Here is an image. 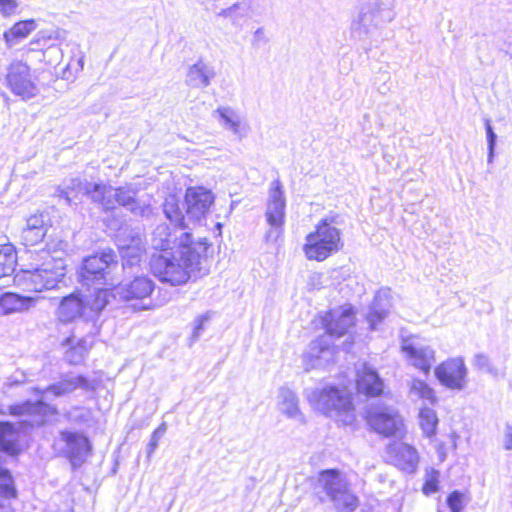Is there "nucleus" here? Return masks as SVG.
<instances>
[{"mask_svg":"<svg viewBox=\"0 0 512 512\" xmlns=\"http://www.w3.org/2000/svg\"><path fill=\"white\" fill-rule=\"evenodd\" d=\"M503 447L512 450V425H507L504 430Z\"/></svg>","mask_w":512,"mask_h":512,"instance_id":"obj_52","label":"nucleus"},{"mask_svg":"<svg viewBox=\"0 0 512 512\" xmlns=\"http://www.w3.org/2000/svg\"><path fill=\"white\" fill-rule=\"evenodd\" d=\"M176 227L177 228L172 233L167 225H158L152 234V248L158 252L169 251L177 248L181 233L186 231L185 228L179 226Z\"/></svg>","mask_w":512,"mask_h":512,"instance_id":"obj_25","label":"nucleus"},{"mask_svg":"<svg viewBox=\"0 0 512 512\" xmlns=\"http://www.w3.org/2000/svg\"><path fill=\"white\" fill-rule=\"evenodd\" d=\"M17 8V0H0V13L4 17L15 14Z\"/></svg>","mask_w":512,"mask_h":512,"instance_id":"obj_50","label":"nucleus"},{"mask_svg":"<svg viewBox=\"0 0 512 512\" xmlns=\"http://www.w3.org/2000/svg\"><path fill=\"white\" fill-rule=\"evenodd\" d=\"M77 388L90 389L88 379L82 375H65L59 382L52 384L42 393L51 392L55 397H60L75 391Z\"/></svg>","mask_w":512,"mask_h":512,"instance_id":"obj_27","label":"nucleus"},{"mask_svg":"<svg viewBox=\"0 0 512 512\" xmlns=\"http://www.w3.org/2000/svg\"><path fill=\"white\" fill-rule=\"evenodd\" d=\"M251 11V0H240L216 13L218 17L229 19L233 25H238Z\"/></svg>","mask_w":512,"mask_h":512,"instance_id":"obj_34","label":"nucleus"},{"mask_svg":"<svg viewBox=\"0 0 512 512\" xmlns=\"http://www.w3.org/2000/svg\"><path fill=\"white\" fill-rule=\"evenodd\" d=\"M401 348L408 362L412 366L425 374L430 372V369L435 362V350L431 346L423 343L417 337H412L405 339Z\"/></svg>","mask_w":512,"mask_h":512,"instance_id":"obj_16","label":"nucleus"},{"mask_svg":"<svg viewBox=\"0 0 512 512\" xmlns=\"http://www.w3.org/2000/svg\"><path fill=\"white\" fill-rule=\"evenodd\" d=\"M391 292L389 289H380L373 299V302L369 308V312L366 316L369 328L376 330L382 321L388 316L391 307Z\"/></svg>","mask_w":512,"mask_h":512,"instance_id":"obj_22","label":"nucleus"},{"mask_svg":"<svg viewBox=\"0 0 512 512\" xmlns=\"http://www.w3.org/2000/svg\"><path fill=\"white\" fill-rule=\"evenodd\" d=\"M0 451L9 455L19 451L18 432L10 422H0Z\"/></svg>","mask_w":512,"mask_h":512,"instance_id":"obj_32","label":"nucleus"},{"mask_svg":"<svg viewBox=\"0 0 512 512\" xmlns=\"http://www.w3.org/2000/svg\"><path fill=\"white\" fill-rule=\"evenodd\" d=\"M6 82L11 92L22 99H30L38 92L29 66L21 61H15L10 64L6 75Z\"/></svg>","mask_w":512,"mask_h":512,"instance_id":"obj_10","label":"nucleus"},{"mask_svg":"<svg viewBox=\"0 0 512 512\" xmlns=\"http://www.w3.org/2000/svg\"><path fill=\"white\" fill-rule=\"evenodd\" d=\"M473 365L480 370H485L490 374H495V369L492 366L489 357L483 353H478L474 356Z\"/></svg>","mask_w":512,"mask_h":512,"instance_id":"obj_44","label":"nucleus"},{"mask_svg":"<svg viewBox=\"0 0 512 512\" xmlns=\"http://www.w3.org/2000/svg\"><path fill=\"white\" fill-rule=\"evenodd\" d=\"M357 389L359 393L374 397L383 392L384 383L375 370L364 365L358 372Z\"/></svg>","mask_w":512,"mask_h":512,"instance_id":"obj_26","label":"nucleus"},{"mask_svg":"<svg viewBox=\"0 0 512 512\" xmlns=\"http://www.w3.org/2000/svg\"><path fill=\"white\" fill-rule=\"evenodd\" d=\"M112 188V186L89 182L88 191L85 195H88L92 201L100 203L105 210H111L112 199L109 191L112 190Z\"/></svg>","mask_w":512,"mask_h":512,"instance_id":"obj_36","label":"nucleus"},{"mask_svg":"<svg viewBox=\"0 0 512 512\" xmlns=\"http://www.w3.org/2000/svg\"><path fill=\"white\" fill-rule=\"evenodd\" d=\"M387 453L399 469L408 473L416 470L419 457L414 447L403 442H394L387 447Z\"/></svg>","mask_w":512,"mask_h":512,"instance_id":"obj_20","label":"nucleus"},{"mask_svg":"<svg viewBox=\"0 0 512 512\" xmlns=\"http://www.w3.org/2000/svg\"><path fill=\"white\" fill-rule=\"evenodd\" d=\"M155 289L154 281L148 276H137L133 280L120 283L117 285L112 293L113 296H119L120 299L125 301L140 300L145 301L149 299L148 303L143 304L141 309H152L155 305L150 299Z\"/></svg>","mask_w":512,"mask_h":512,"instance_id":"obj_11","label":"nucleus"},{"mask_svg":"<svg viewBox=\"0 0 512 512\" xmlns=\"http://www.w3.org/2000/svg\"><path fill=\"white\" fill-rule=\"evenodd\" d=\"M324 335L312 341L303 355V365L306 371L321 368L333 360L334 350Z\"/></svg>","mask_w":512,"mask_h":512,"instance_id":"obj_19","label":"nucleus"},{"mask_svg":"<svg viewBox=\"0 0 512 512\" xmlns=\"http://www.w3.org/2000/svg\"><path fill=\"white\" fill-rule=\"evenodd\" d=\"M116 241L119 249L134 247L137 250L139 245L143 243L140 231L129 226H123L118 230Z\"/></svg>","mask_w":512,"mask_h":512,"instance_id":"obj_35","label":"nucleus"},{"mask_svg":"<svg viewBox=\"0 0 512 512\" xmlns=\"http://www.w3.org/2000/svg\"><path fill=\"white\" fill-rule=\"evenodd\" d=\"M339 224V216H327L306 236L303 250L309 260L324 261L343 247Z\"/></svg>","mask_w":512,"mask_h":512,"instance_id":"obj_4","label":"nucleus"},{"mask_svg":"<svg viewBox=\"0 0 512 512\" xmlns=\"http://www.w3.org/2000/svg\"><path fill=\"white\" fill-rule=\"evenodd\" d=\"M286 198L282 183L276 179L272 181L267 203L265 218L269 229L265 234L267 242H276L283 234L285 224Z\"/></svg>","mask_w":512,"mask_h":512,"instance_id":"obj_8","label":"nucleus"},{"mask_svg":"<svg viewBox=\"0 0 512 512\" xmlns=\"http://www.w3.org/2000/svg\"><path fill=\"white\" fill-rule=\"evenodd\" d=\"M85 340H81V342L76 346L72 347L69 351L66 352V360L71 364H78L84 358L86 353V348H84L83 344Z\"/></svg>","mask_w":512,"mask_h":512,"instance_id":"obj_41","label":"nucleus"},{"mask_svg":"<svg viewBox=\"0 0 512 512\" xmlns=\"http://www.w3.org/2000/svg\"><path fill=\"white\" fill-rule=\"evenodd\" d=\"M46 234L42 214L31 215L26 222L21 238L26 246H33L41 242Z\"/></svg>","mask_w":512,"mask_h":512,"instance_id":"obj_29","label":"nucleus"},{"mask_svg":"<svg viewBox=\"0 0 512 512\" xmlns=\"http://www.w3.org/2000/svg\"><path fill=\"white\" fill-rule=\"evenodd\" d=\"M467 368L461 357L450 358L435 368V376L445 387L462 390L466 386Z\"/></svg>","mask_w":512,"mask_h":512,"instance_id":"obj_15","label":"nucleus"},{"mask_svg":"<svg viewBox=\"0 0 512 512\" xmlns=\"http://www.w3.org/2000/svg\"><path fill=\"white\" fill-rule=\"evenodd\" d=\"M68 418L77 423H86L90 419V411L86 408L75 407L69 411Z\"/></svg>","mask_w":512,"mask_h":512,"instance_id":"obj_46","label":"nucleus"},{"mask_svg":"<svg viewBox=\"0 0 512 512\" xmlns=\"http://www.w3.org/2000/svg\"><path fill=\"white\" fill-rule=\"evenodd\" d=\"M366 418L369 426L385 437L397 435L403 427L400 415L389 407L371 408Z\"/></svg>","mask_w":512,"mask_h":512,"instance_id":"obj_13","label":"nucleus"},{"mask_svg":"<svg viewBox=\"0 0 512 512\" xmlns=\"http://www.w3.org/2000/svg\"><path fill=\"white\" fill-rule=\"evenodd\" d=\"M112 199V209L116 205H120L128 209L135 216L142 218H150L154 212L152 206L138 198H136L137 191L132 186H124L112 188L109 191Z\"/></svg>","mask_w":512,"mask_h":512,"instance_id":"obj_17","label":"nucleus"},{"mask_svg":"<svg viewBox=\"0 0 512 512\" xmlns=\"http://www.w3.org/2000/svg\"><path fill=\"white\" fill-rule=\"evenodd\" d=\"M463 495L459 491H453L447 498V505L451 512H460L462 510Z\"/></svg>","mask_w":512,"mask_h":512,"instance_id":"obj_49","label":"nucleus"},{"mask_svg":"<svg viewBox=\"0 0 512 512\" xmlns=\"http://www.w3.org/2000/svg\"><path fill=\"white\" fill-rule=\"evenodd\" d=\"M89 182L80 178H70L65 180L63 187L58 186L54 195L65 199L67 204H72L73 199L79 195H85L88 191Z\"/></svg>","mask_w":512,"mask_h":512,"instance_id":"obj_31","label":"nucleus"},{"mask_svg":"<svg viewBox=\"0 0 512 512\" xmlns=\"http://www.w3.org/2000/svg\"><path fill=\"white\" fill-rule=\"evenodd\" d=\"M66 35L67 32L59 28L41 30L37 33L34 42L39 45H48L50 47L53 46L55 42H61L65 40Z\"/></svg>","mask_w":512,"mask_h":512,"instance_id":"obj_40","label":"nucleus"},{"mask_svg":"<svg viewBox=\"0 0 512 512\" xmlns=\"http://www.w3.org/2000/svg\"><path fill=\"white\" fill-rule=\"evenodd\" d=\"M409 395L412 399H423L433 404L436 401L434 390L423 380L412 379L409 384Z\"/></svg>","mask_w":512,"mask_h":512,"instance_id":"obj_37","label":"nucleus"},{"mask_svg":"<svg viewBox=\"0 0 512 512\" xmlns=\"http://www.w3.org/2000/svg\"><path fill=\"white\" fill-rule=\"evenodd\" d=\"M84 310V301L79 294H70L63 297L57 315L61 322L68 323L78 318Z\"/></svg>","mask_w":512,"mask_h":512,"instance_id":"obj_28","label":"nucleus"},{"mask_svg":"<svg viewBox=\"0 0 512 512\" xmlns=\"http://www.w3.org/2000/svg\"><path fill=\"white\" fill-rule=\"evenodd\" d=\"M321 277L320 274H314L312 277H311V280H319Z\"/></svg>","mask_w":512,"mask_h":512,"instance_id":"obj_54","label":"nucleus"},{"mask_svg":"<svg viewBox=\"0 0 512 512\" xmlns=\"http://www.w3.org/2000/svg\"><path fill=\"white\" fill-rule=\"evenodd\" d=\"M210 319L208 314L201 315L195 319V325L192 333V340L196 341L200 337L203 328L204 323L207 322Z\"/></svg>","mask_w":512,"mask_h":512,"instance_id":"obj_51","label":"nucleus"},{"mask_svg":"<svg viewBox=\"0 0 512 512\" xmlns=\"http://www.w3.org/2000/svg\"><path fill=\"white\" fill-rule=\"evenodd\" d=\"M16 265V252L12 245H3L0 248V278L10 276Z\"/></svg>","mask_w":512,"mask_h":512,"instance_id":"obj_38","label":"nucleus"},{"mask_svg":"<svg viewBox=\"0 0 512 512\" xmlns=\"http://www.w3.org/2000/svg\"><path fill=\"white\" fill-rule=\"evenodd\" d=\"M396 0H360L351 26V37L364 44V50L368 52L372 42L380 37L381 29L390 23L396 16Z\"/></svg>","mask_w":512,"mask_h":512,"instance_id":"obj_2","label":"nucleus"},{"mask_svg":"<svg viewBox=\"0 0 512 512\" xmlns=\"http://www.w3.org/2000/svg\"><path fill=\"white\" fill-rule=\"evenodd\" d=\"M214 116L224 129L232 132L239 139L246 136L248 126L243 116L234 108L230 106H220L214 111Z\"/></svg>","mask_w":512,"mask_h":512,"instance_id":"obj_23","label":"nucleus"},{"mask_svg":"<svg viewBox=\"0 0 512 512\" xmlns=\"http://www.w3.org/2000/svg\"><path fill=\"white\" fill-rule=\"evenodd\" d=\"M420 426L427 437L435 435L438 417L431 408H422L419 413Z\"/></svg>","mask_w":512,"mask_h":512,"instance_id":"obj_39","label":"nucleus"},{"mask_svg":"<svg viewBox=\"0 0 512 512\" xmlns=\"http://www.w3.org/2000/svg\"><path fill=\"white\" fill-rule=\"evenodd\" d=\"M65 265L61 259H50L40 266L23 270L16 275V281L25 289L34 292L52 290L59 287L65 279Z\"/></svg>","mask_w":512,"mask_h":512,"instance_id":"obj_5","label":"nucleus"},{"mask_svg":"<svg viewBox=\"0 0 512 512\" xmlns=\"http://www.w3.org/2000/svg\"><path fill=\"white\" fill-rule=\"evenodd\" d=\"M305 395L316 410L331 417L341 414L350 417V412L353 410L350 393L336 386L327 385L306 390Z\"/></svg>","mask_w":512,"mask_h":512,"instance_id":"obj_6","label":"nucleus"},{"mask_svg":"<svg viewBox=\"0 0 512 512\" xmlns=\"http://www.w3.org/2000/svg\"><path fill=\"white\" fill-rule=\"evenodd\" d=\"M39 297L23 296L13 292L0 294V317L24 313L35 307Z\"/></svg>","mask_w":512,"mask_h":512,"instance_id":"obj_21","label":"nucleus"},{"mask_svg":"<svg viewBox=\"0 0 512 512\" xmlns=\"http://www.w3.org/2000/svg\"><path fill=\"white\" fill-rule=\"evenodd\" d=\"M355 324V312L350 304L334 308L326 313L323 325L328 336L341 337Z\"/></svg>","mask_w":512,"mask_h":512,"instance_id":"obj_18","label":"nucleus"},{"mask_svg":"<svg viewBox=\"0 0 512 512\" xmlns=\"http://www.w3.org/2000/svg\"><path fill=\"white\" fill-rule=\"evenodd\" d=\"M9 414L25 416L23 423L30 427H39L46 422V418L57 414V409L42 400L35 402L25 401L8 407Z\"/></svg>","mask_w":512,"mask_h":512,"instance_id":"obj_14","label":"nucleus"},{"mask_svg":"<svg viewBox=\"0 0 512 512\" xmlns=\"http://www.w3.org/2000/svg\"><path fill=\"white\" fill-rule=\"evenodd\" d=\"M62 454L73 466H80L90 453L91 445L88 438L79 432L61 431L57 444Z\"/></svg>","mask_w":512,"mask_h":512,"instance_id":"obj_12","label":"nucleus"},{"mask_svg":"<svg viewBox=\"0 0 512 512\" xmlns=\"http://www.w3.org/2000/svg\"><path fill=\"white\" fill-rule=\"evenodd\" d=\"M317 483L339 512H352L356 509L357 498L349 491L348 484L339 471L331 469L320 472Z\"/></svg>","mask_w":512,"mask_h":512,"instance_id":"obj_7","label":"nucleus"},{"mask_svg":"<svg viewBox=\"0 0 512 512\" xmlns=\"http://www.w3.org/2000/svg\"><path fill=\"white\" fill-rule=\"evenodd\" d=\"M485 129H486L487 144H488V162H492L493 157H494V149H495V145H496L497 135L493 131L490 120H488V119L485 120Z\"/></svg>","mask_w":512,"mask_h":512,"instance_id":"obj_42","label":"nucleus"},{"mask_svg":"<svg viewBox=\"0 0 512 512\" xmlns=\"http://www.w3.org/2000/svg\"><path fill=\"white\" fill-rule=\"evenodd\" d=\"M166 423H162L151 435L150 442L147 447V456L151 457V455L155 452L158 447L159 440L166 432Z\"/></svg>","mask_w":512,"mask_h":512,"instance_id":"obj_43","label":"nucleus"},{"mask_svg":"<svg viewBox=\"0 0 512 512\" xmlns=\"http://www.w3.org/2000/svg\"><path fill=\"white\" fill-rule=\"evenodd\" d=\"M22 382H23V380H17V379H16V380L12 381V382L10 383V385H14V384L22 383Z\"/></svg>","mask_w":512,"mask_h":512,"instance_id":"obj_56","label":"nucleus"},{"mask_svg":"<svg viewBox=\"0 0 512 512\" xmlns=\"http://www.w3.org/2000/svg\"><path fill=\"white\" fill-rule=\"evenodd\" d=\"M438 490V472L432 470L431 473L427 475L425 484L423 486V492L426 495H430L435 493Z\"/></svg>","mask_w":512,"mask_h":512,"instance_id":"obj_47","label":"nucleus"},{"mask_svg":"<svg viewBox=\"0 0 512 512\" xmlns=\"http://www.w3.org/2000/svg\"><path fill=\"white\" fill-rule=\"evenodd\" d=\"M215 77L214 66L200 59L188 68L185 82L192 88L203 89L208 87Z\"/></svg>","mask_w":512,"mask_h":512,"instance_id":"obj_24","label":"nucleus"},{"mask_svg":"<svg viewBox=\"0 0 512 512\" xmlns=\"http://www.w3.org/2000/svg\"><path fill=\"white\" fill-rule=\"evenodd\" d=\"M279 409L288 418L304 422V416L299 408V399L291 389L281 388L279 390Z\"/></svg>","mask_w":512,"mask_h":512,"instance_id":"obj_30","label":"nucleus"},{"mask_svg":"<svg viewBox=\"0 0 512 512\" xmlns=\"http://www.w3.org/2000/svg\"><path fill=\"white\" fill-rule=\"evenodd\" d=\"M117 266V256L112 249L84 259L80 277L84 285H104L111 271Z\"/></svg>","mask_w":512,"mask_h":512,"instance_id":"obj_9","label":"nucleus"},{"mask_svg":"<svg viewBox=\"0 0 512 512\" xmlns=\"http://www.w3.org/2000/svg\"><path fill=\"white\" fill-rule=\"evenodd\" d=\"M37 25L33 19L19 21L15 23L9 30L4 32V39L9 47L18 44L21 40L26 38L32 31L36 29Z\"/></svg>","mask_w":512,"mask_h":512,"instance_id":"obj_33","label":"nucleus"},{"mask_svg":"<svg viewBox=\"0 0 512 512\" xmlns=\"http://www.w3.org/2000/svg\"><path fill=\"white\" fill-rule=\"evenodd\" d=\"M214 199V194L202 186L189 187L183 203L175 195H169L163 203V212L175 226L188 228L189 223H200L206 217Z\"/></svg>","mask_w":512,"mask_h":512,"instance_id":"obj_3","label":"nucleus"},{"mask_svg":"<svg viewBox=\"0 0 512 512\" xmlns=\"http://www.w3.org/2000/svg\"><path fill=\"white\" fill-rule=\"evenodd\" d=\"M72 343H73V340L71 338H67L65 340V344H67V345H71Z\"/></svg>","mask_w":512,"mask_h":512,"instance_id":"obj_55","label":"nucleus"},{"mask_svg":"<svg viewBox=\"0 0 512 512\" xmlns=\"http://www.w3.org/2000/svg\"><path fill=\"white\" fill-rule=\"evenodd\" d=\"M263 34H264L263 29H262V28H258V29L255 31L254 36H255L256 38H258V39H259Z\"/></svg>","mask_w":512,"mask_h":512,"instance_id":"obj_53","label":"nucleus"},{"mask_svg":"<svg viewBox=\"0 0 512 512\" xmlns=\"http://www.w3.org/2000/svg\"><path fill=\"white\" fill-rule=\"evenodd\" d=\"M110 292L107 289H98L95 300L92 304L94 311L100 312L108 304V296Z\"/></svg>","mask_w":512,"mask_h":512,"instance_id":"obj_48","label":"nucleus"},{"mask_svg":"<svg viewBox=\"0 0 512 512\" xmlns=\"http://www.w3.org/2000/svg\"><path fill=\"white\" fill-rule=\"evenodd\" d=\"M123 258H127L128 262L131 265H134L139 262L140 256L142 252L144 251V243H141L139 245V249H134V247H127L125 249H120Z\"/></svg>","mask_w":512,"mask_h":512,"instance_id":"obj_45","label":"nucleus"},{"mask_svg":"<svg viewBox=\"0 0 512 512\" xmlns=\"http://www.w3.org/2000/svg\"><path fill=\"white\" fill-rule=\"evenodd\" d=\"M208 247L206 239L193 241L190 232H182L177 248L152 254L150 271L159 281L171 286L185 284L192 277L198 278L208 273Z\"/></svg>","mask_w":512,"mask_h":512,"instance_id":"obj_1","label":"nucleus"}]
</instances>
